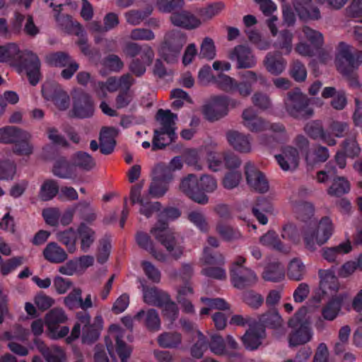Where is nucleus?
Listing matches in <instances>:
<instances>
[{
    "mask_svg": "<svg viewBox=\"0 0 362 362\" xmlns=\"http://www.w3.org/2000/svg\"><path fill=\"white\" fill-rule=\"evenodd\" d=\"M275 158L283 170L292 171L298 165L299 154L294 147L286 146L281 153L275 156Z\"/></svg>",
    "mask_w": 362,
    "mask_h": 362,
    "instance_id": "nucleus-18",
    "label": "nucleus"
},
{
    "mask_svg": "<svg viewBox=\"0 0 362 362\" xmlns=\"http://www.w3.org/2000/svg\"><path fill=\"white\" fill-rule=\"evenodd\" d=\"M266 70L272 75L281 74L286 69L287 62L279 52H268L264 59Z\"/></svg>",
    "mask_w": 362,
    "mask_h": 362,
    "instance_id": "nucleus-23",
    "label": "nucleus"
},
{
    "mask_svg": "<svg viewBox=\"0 0 362 362\" xmlns=\"http://www.w3.org/2000/svg\"><path fill=\"white\" fill-rule=\"evenodd\" d=\"M80 240V248L83 252H88L96 239L95 231L84 223H81L76 229Z\"/></svg>",
    "mask_w": 362,
    "mask_h": 362,
    "instance_id": "nucleus-35",
    "label": "nucleus"
},
{
    "mask_svg": "<svg viewBox=\"0 0 362 362\" xmlns=\"http://www.w3.org/2000/svg\"><path fill=\"white\" fill-rule=\"evenodd\" d=\"M187 42V35L180 30L168 32L160 49V54L168 63L175 62L180 54L183 46Z\"/></svg>",
    "mask_w": 362,
    "mask_h": 362,
    "instance_id": "nucleus-8",
    "label": "nucleus"
},
{
    "mask_svg": "<svg viewBox=\"0 0 362 362\" xmlns=\"http://www.w3.org/2000/svg\"><path fill=\"white\" fill-rule=\"evenodd\" d=\"M346 298V294H339L330 298L322 308L321 313L323 318L328 321L336 319L341 310Z\"/></svg>",
    "mask_w": 362,
    "mask_h": 362,
    "instance_id": "nucleus-27",
    "label": "nucleus"
},
{
    "mask_svg": "<svg viewBox=\"0 0 362 362\" xmlns=\"http://www.w3.org/2000/svg\"><path fill=\"white\" fill-rule=\"evenodd\" d=\"M362 63V52L354 51L352 46L341 42L337 47L335 64L337 70L345 76H351Z\"/></svg>",
    "mask_w": 362,
    "mask_h": 362,
    "instance_id": "nucleus-4",
    "label": "nucleus"
},
{
    "mask_svg": "<svg viewBox=\"0 0 362 362\" xmlns=\"http://www.w3.org/2000/svg\"><path fill=\"white\" fill-rule=\"evenodd\" d=\"M351 250V243L348 242L340 243L335 247H325L322 250V256L329 262H334L338 258Z\"/></svg>",
    "mask_w": 362,
    "mask_h": 362,
    "instance_id": "nucleus-41",
    "label": "nucleus"
},
{
    "mask_svg": "<svg viewBox=\"0 0 362 362\" xmlns=\"http://www.w3.org/2000/svg\"><path fill=\"white\" fill-rule=\"evenodd\" d=\"M170 20L175 26L188 30L197 28L202 23L200 19L187 11L173 13L170 17Z\"/></svg>",
    "mask_w": 362,
    "mask_h": 362,
    "instance_id": "nucleus-24",
    "label": "nucleus"
},
{
    "mask_svg": "<svg viewBox=\"0 0 362 362\" xmlns=\"http://www.w3.org/2000/svg\"><path fill=\"white\" fill-rule=\"evenodd\" d=\"M93 105L90 96L87 94L78 95L74 103L72 110L75 117L79 118H86L93 115Z\"/></svg>",
    "mask_w": 362,
    "mask_h": 362,
    "instance_id": "nucleus-30",
    "label": "nucleus"
},
{
    "mask_svg": "<svg viewBox=\"0 0 362 362\" xmlns=\"http://www.w3.org/2000/svg\"><path fill=\"white\" fill-rule=\"evenodd\" d=\"M58 192V183L54 180H47L40 187L39 197L42 201H49L52 199Z\"/></svg>",
    "mask_w": 362,
    "mask_h": 362,
    "instance_id": "nucleus-49",
    "label": "nucleus"
},
{
    "mask_svg": "<svg viewBox=\"0 0 362 362\" xmlns=\"http://www.w3.org/2000/svg\"><path fill=\"white\" fill-rule=\"evenodd\" d=\"M228 98L226 96H215L202 107L205 118L211 122L223 117L228 113Z\"/></svg>",
    "mask_w": 362,
    "mask_h": 362,
    "instance_id": "nucleus-11",
    "label": "nucleus"
},
{
    "mask_svg": "<svg viewBox=\"0 0 362 362\" xmlns=\"http://www.w3.org/2000/svg\"><path fill=\"white\" fill-rule=\"evenodd\" d=\"M76 319L70 335L66 338V343L71 344L80 337L82 344L95 343L99 339L103 327V317L98 315L92 320L88 313L79 311L76 314Z\"/></svg>",
    "mask_w": 362,
    "mask_h": 362,
    "instance_id": "nucleus-1",
    "label": "nucleus"
},
{
    "mask_svg": "<svg viewBox=\"0 0 362 362\" xmlns=\"http://www.w3.org/2000/svg\"><path fill=\"white\" fill-rule=\"evenodd\" d=\"M232 284L238 289L255 285L257 280V276L254 271L247 267H235L230 269Z\"/></svg>",
    "mask_w": 362,
    "mask_h": 362,
    "instance_id": "nucleus-14",
    "label": "nucleus"
},
{
    "mask_svg": "<svg viewBox=\"0 0 362 362\" xmlns=\"http://www.w3.org/2000/svg\"><path fill=\"white\" fill-rule=\"evenodd\" d=\"M293 33L288 30L280 31L276 40L274 42L273 46L281 50L285 54L291 53L293 48Z\"/></svg>",
    "mask_w": 362,
    "mask_h": 362,
    "instance_id": "nucleus-45",
    "label": "nucleus"
},
{
    "mask_svg": "<svg viewBox=\"0 0 362 362\" xmlns=\"http://www.w3.org/2000/svg\"><path fill=\"white\" fill-rule=\"evenodd\" d=\"M332 180V184L328 189L329 194L340 197L349 191V182L344 177H334Z\"/></svg>",
    "mask_w": 362,
    "mask_h": 362,
    "instance_id": "nucleus-53",
    "label": "nucleus"
},
{
    "mask_svg": "<svg viewBox=\"0 0 362 362\" xmlns=\"http://www.w3.org/2000/svg\"><path fill=\"white\" fill-rule=\"evenodd\" d=\"M68 317L62 308H55L50 310L45 315V322L47 327V336L52 339H59L66 337L69 332L67 326L59 327L65 323Z\"/></svg>",
    "mask_w": 362,
    "mask_h": 362,
    "instance_id": "nucleus-9",
    "label": "nucleus"
},
{
    "mask_svg": "<svg viewBox=\"0 0 362 362\" xmlns=\"http://www.w3.org/2000/svg\"><path fill=\"white\" fill-rule=\"evenodd\" d=\"M76 209L80 218L87 223H90L97 218L95 210L88 202H83L78 203Z\"/></svg>",
    "mask_w": 362,
    "mask_h": 362,
    "instance_id": "nucleus-61",
    "label": "nucleus"
},
{
    "mask_svg": "<svg viewBox=\"0 0 362 362\" xmlns=\"http://www.w3.org/2000/svg\"><path fill=\"white\" fill-rule=\"evenodd\" d=\"M110 333L115 338L116 341V352L122 362H125L129 357L132 349L122 340L124 331L117 325H112L110 327Z\"/></svg>",
    "mask_w": 362,
    "mask_h": 362,
    "instance_id": "nucleus-34",
    "label": "nucleus"
},
{
    "mask_svg": "<svg viewBox=\"0 0 362 362\" xmlns=\"http://www.w3.org/2000/svg\"><path fill=\"white\" fill-rule=\"evenodd\" d=\"M20 53V49L15 43L0 46V62H8L14 66Z\"/></svg>",
    "mask_w": 362,
    "mask_h": 362,
    "instance_id": "nucleus-44",
    "label": "nucleus"
},
{
    "mask_svg": "<svg viewBox=\"0 0 362 362\" xmlns=\"http://www.w3.org/2000/svg\"><path fill=\"white\" fill-rule=\"evenodd\" d=\"M357 270L362 271V258L344 263L339 270V276L341 278H347Z\"/></svg>",
    "mask_w": 362,
    "mask_h": 362,
    "instance_id": "nucleus-63",
    "label": "nucleus"
},
{
    "mask_svg": "<svg viewBox=\"0 0 362 362\" xmlns=\"http://www.w3.org/2000/svg\"><path fill=\"white\" fill-rule=\"evenodd\" d=\"M228 58L236 62L237 69H250L255 66L256 58L249 47L245 45L235 46L228 54Z\"/></svg>",
    "mask_w": 362,
    "mask_h": 362,
    "instance_id": "nucleus-12",
    "label": "nucleus"
},
{
    "mask_svg": "<svg viewBox=\"0 0 362 362\" xmlns=\"http://www.w3.org/2000/svg\"><path fill=\"white\" fill-rule=\"evenodd\" d=\"M329 157V153L327 148L318 145L312 152L307 154L306 161L309 165H315L317 163L325 162Z\"/></svg>",
    "mask_w": 362,
    "mask_h": 362,
    "instance_id": "nucleus-55",
    "label": "nucleus"
},
{
    "mask_svg": "<svg viewBox=\"0 0 362 362\" xmlns=\"http://www.w3.org/2000/svg\"><path fill=\"white\" fill-rule=\"evenodd\" d=\"M216 231L223 240L228 242L238 240L243 238V235L238 229L222 222H218L216 224Z\"/></svg>",
    "mask_w": 362,
    "mask_h": 362,
    "instance_id": "nucleus-46",
    "label": "nucleus"
},
{
    "mask_svg": "<svg viewBox=\"0 0 362 362\" xmlns=\"http://www.w3.org/2000/svg\"><path fill=\"white\" fill-rule=\"evenodd\" d=\"M44 258L52 264H61L68 259L66 250L55 242L49 243L43 250Z\"/></svg>",
    "mask_w": 362,
    "mask_h": 362,
    "instance_id": "nucleus-32",
    "label": "nucleus"
},
{
    "mask_svg": "<svg viewBox=\"0 0 362 362\" xmlns=\"http://www.w3.org/2000/svg\"><path fill=\"white\" fill-rule=\"evenodd\" d=\"M118 132L114 127H103L100 133V148L103 154H110L115 146V137Z\"/></svg>",
    "mask_w": 362,
    "mask_h": 362,
    "instance_id": "nucleus-33",
    "label": "nucleus"
},
{
    "mask_svg": "<svg viewBox=\"0 0 362 362\" xmlns=\"http://www.w3.org/2000/svg\"><path fill=\"white\" fill-rule=\"evenodd\" d=\"M334 227L332 220L322 217L317 224L314 220H310L309 224L303 228V240L306 249L315 251L327 242L334 233Z\"/></svg>",
    "mask_w": 362,
    "mask_h": 362,
    "instance_id": "nucleus-2",
    "label": "nucleus"
},
{
    "mask_svg": "<svg viewBox=\"0 0 362 362\" xmlns=\"http://www.w3.org/2000/svg\"><path fill=\"white\" fill-rule=\"evenodd\" d=\"M23 129L16 127L9 126L0 129V142L4 144H14L21 134Z\"/></svg>",
    "mask_w": 362,
    "mask_h": 362,
    "instance_id": "nucleus-56",
    "label": "nucleus"
},
{
    "mask_svg": "<svg viewBox=\"0 0 362 362\" xmlns=\"http://www.w3.org/2000/svg\"><path fill=\"white\" fill-rule=\"evenodd\" d=\"M241 118L243 126L252 133L262 132L268 129V122L259 117L256 110L252 107L243 110Z\"/></svg>",
    "mask_w": 362,
    "mask_h": 362,
    "instance_id": "nucleus-15",
    "label": "nucleus"
},
{
    "mask_svg": "<svg viewBox=\"0 0 362 362\" xmlns=\"http://www.w3.org/2000/svg\"><path fill=\"white\" fill-rule=\"evenodd\" d=\"M14 66L18 73H26L31 85L35 86L40 81V61L33 52L25 50L21 52Z\"/></svg>",
    "mask_w": 362,
    "mask_h": 362,
    "instance_id": "nucleus-6",
    "label": "nucleus"
},
{
    "mask_svg": "<svg viewBox=\"0 0 362 362\" xmlns=\"http://www.w3.org/2000/svg\"><path fill=\"white\" fill-rule=\"evenodd\" d=\"M259 323L264 327L276 329L283 324V320L276 310L269 311L262 315L259 318Z\"/></svg>",
    "mask_w": 362,
    "mask_h": 362,
    "instance_id": "nucleus-52",
    "label": "nucleus"
},
{
    "mask_svg": "<svg viewBox=\"0 0 362 362\" xmlns=\"http://www.w3.org/2000/svg\"><path fill=\"white\" fill-rule=\"evenodd\" d=\"M272 132V136L267 137L262 136L260 139L264 145H269L271 144L272 140H276L277 142L286 141L288 138V134L285 126L281 123H269L268 122V129Z\"/></svg>",
    "mask_w": 362,
    "mask_h": 362,
    "instance_id": "nucleus-39",
    "label": "nucleus"
},
{
    "mask_svg": "<svg viewBox=\"0 0 362 362\" xmlns=\"http://www.w3.org/2000/svg\"><path fill=\"white\" fill-rule=\"evenodd\" d=\"M136 243L141 249L147 251L155 259L165 262L167 260V255L163 251L155 248L154 243L151 237L144 232L139 231L135 236Z\"/></svg>",
    "mask_w": 362,
    "mask_h": 362,
    "instance_id": "nucleus-22",
    "label": "nucleus"
},
{
    "mask_svg": "<svg viewBox=\"0 0 362 362\" xmlns=\"http://www.w3.org/2000/svg\"><path fill=\"white\" fill-rule=\"evenodd\" d=\"M304 130L313 139H320L330 146L337 144L334 138L329 132L324 130L322 124L318 121H313L307 124Z\"/></svg>",
    "mask_w": 362,
    "mask_h": 362,
    "instance_id": "nucleus-25",
    "label": "nucleus"
},
{
    "mask_svg": "<svg viewBox=\"0 0 362 362\" xmlns=\"http://www.w3.org/2000/svg\"><path fill=\"white\" fill-rule=\"evenodd\" d=\"M284 105L288 115L295 118L308 119L314 113L309 106L308 98L300 92H288Z\"/></svg>",
    "mask_w": 362,
    "mask_h": 362,
    "instance_id": "nucleus-7",
    "label": "nucleus"
},
{
    "mask_svg": "<svg viewBox=\"0 0 362 362\" xmlns=\"http://www.w3.org/2000/svg\"><path fill=\"white\" fill-rule=\"evenodd\" d=\"M293 5L301 19L318 20L320 18L319 8L313 4L311 0H293Z\"/></svg>",
    "mask_w": 362,
    "mask_h": 362,
    "instance_id": "nucleus-28",
    "label": "nucleus"
},
{
    "mask_svg": "<svg viewBox=\"0 0 362 362\" xmlns=\"http://www.w3.org/2000/svg\"><path fill=\"white\" fill-rule=\"evenodd\" d=\"M188 221L203 233L209 230V225L203 212L193 210L187 214Z\"/></svg>",
    "mask_w": 362,
    "mask_h": 362,
    "instance_id": "nucleus-54",
    "label": "nucleus"
},
{
    "mask_svg": "<svg viewBox=\"0 0 362 362\" xmlns=\"http://www.w3.org/2000/svg\"><path fill=\"white\" fill-rule=\"evenodd\" d=\"M259 243L269 248L277 250L283 253H288L290 247L286 246L281 241L278 234L274 230H269L259 238Z\"/></svg>",
    "mask_w": 362,
    "mask_h": 362,
    "instance_id": "nucleus-36",
    "label": "nucleus"
},
{
    "mask_svg": "<svg viewBox=\"0 0 362 362\" xmlns=\"http://www.w3.org/2000/svg\"><path fill=\"white\" fill-rule=\"evenodd\" d=\"M318 274L320 279V287L323 293L338 290L337 279L332 269H320Z\"/></svg>",
    "mask_w": 362,
    "mask_h": 362,
    "instance_id": "nucleus-38",
    "label": "nucleus"
},
{
    "mask_svg": "<svg viewBox=\"0 0 362 362\" xmlns=\"http://www.w3.org/2000/svg\"><path fill=\"white\" fill-rule=\"evenodd\" d=\"M143 297L146 303L158 307H162L169 300V295L156 286H144Z\"/></svg>",
    "mask_w": 362,
    "mask_h": 362,
    "instance_id": "nucleus-31",
    "label": "nucleus"
},
{
    "mask_svg": "<svg viewBox=\"0 0 362 362\" xmlns=\"http://www.w3.org/2000/svg\"><path fill=\"white\" fill-rule=\"evenodd\" d=\"M64 303L70 310L81 308L84 312L93 306L91 295L87 294L83 300L82 291L78 288L73 289L64 298Z\"/></svg>",
    "mask_w": 362,
    "mask_h": 362,
    "instance_id": "nucleus-17",
    "label": "nucleus"
},
{
    "mask_svg": "<svg viewBox=\"0 0 362 362\" xmlns=\"http://www.w3.org/2000/svg\"><path fill=\"white\" fill-rule=\"evenodd\" d=\"M150 233L173 259L177 260L182 257L184 251L182 241L175 233L168 228L166 223L159 221L151 228Z\"/></svg>",
    "mask_w": 362,
    "mask_h": 362,
    "instance_id": "nucleus-3",
    "label": "nucleus"
},
{
    "mask_svg": "<svg viewBox=\"0 0 362 362\" xmlns=\"http://www.w3.org/2000/svg\"><path fill=\"white\" fill-rule=\"evenodd\" d=\"M34 344L47 362H64L66 356L64 350L57 346H47L40 339H34Z\"/></svg>",
    "mask_w": 362,
    "mask_h": 362,
    "instance_id": "nucleus-21",
    "label": "nucleus"
},
{
    "mask_svg": "<svg viewBox=\"0 0 362 362\" xmlns=\"http://www.w3.org/2000/svg\"><path fill=\"white\" fill-rule=\"evenodd\" d=\"M284 267L280 262L270 263L263 273V279L267 281H279L284 278Z\"/></svg>",
    "mask_w": 362,
    "mask_h": 362,
    "instance_id": "nucleus-48",
    "label": "nucleus"
},
{
    "mask_svg": "<svg viewBox=\"0 0 362 362\" xmlns=\"http://www.w3.org/2000/svg\"><path fill=\"white\" fill-rule=\"evenodd\" d=\"M158 345L164 349H175L182 343V335L177 332H165L158 336Z\"/></svg>",
    "mask_w": 362,
    "mask_h": 362,
    "instance_id": "nucleus-43",
    "label": "nucleus"
},
{
    "mask_svg": "<svg viewBox=\"0 0 362 362\" xmlns=\"http://www.w3.org/2000/svg\"><path fill=\"white\" fill-rule=\"evenodd\" d=\"M57 239L63 244L69 253H74L76 250L77 233L73 228H69L56 234Z\"/></svg>",
    "mask_w": 362,
    "mask_h": 362,
    "instance_id": "nucleus-42",
    "label": "nucleus"
},
{
    "mask_svg": "<svg viewBox=\"0 0 362 362\" xmlns=\"http://www.w3.org/2000/svg\"><path fill=\"white\" fill-rule=\"evenodd\" d=\"M52 173L60 178H70L72 175L71 165L64 157H59L54 163Z\"/></svg>",
    "mask_w": 362,
    "mask_h": 362,
    "instance_id": "nucleus-51",
    "label": "nucleus"
},
{
    "mask_svg": "<svg viewBox=\"0 0 362 362\" xmlns=\"http://www.w3.org/2000/svg\"><path fill=\"white\" fill-rule=\"evenodd\" d=\"M50 7H52L54 11H58V13L55 15V19L59 26L65 32L68 33H74L76 35H79L83 32V28L80 23L76 21H73L71 17L69 15H60V8L62 6V4L54 6L53 3L49 4Z\"/></svg>",
    "mask_w": 362,
    "mask_h": 362,
    "instance_id": "nucleus-26",
    "label": "nucleus"
},
{
    "mask_svg": "<svg viewBox=\"0 0 362 362\" xmlns=\"http://www.w3.org/2000/svg\"><path fill=\"white\" fill-rule=\"evenodd\" d=\"M305 274V267L303 262L298 258H293L291 260L288 267V276L289 279L299 281L302 280Z\"/></svg>",
    "mask_w": 362,
    "mask_h": 362,
    "instance_id": "nucleus-50",
    "label": "nucleus"
},
{
    "mask_svg": "<svg viewBox=\"0 0 362 362\" xmlns=\"http://www.w3.org/2000/svg\"><path fill=\"white\" fill-rule=\"evenodd\" d=\"M168 183L161 180L152 178L148 189V194L153 198L162 197L168 190Z\"/></svg>",
    "mask_w": 362,
    "mask_h": 362,
    "instance_id": "nucleus-59",
    "label": "nucleus"
},
{
    "mask_svg": "<svg viewBox=\"0 0 362 362\" xmlns=\"http://www.w3.org/2000/svg\"><path fill=\"white\" fill-rule=\"evenodd\" d=\"M305 309H300L288 321V326L292 328L288 335L289 346L293 347L310 341L313 337L308 323L303 319Z\"/></svg>",
    "mask_w": 362,
    "mask_h": 362,
    "instance_id": "nucleus-5",
    "label": "nucleus"
},
{
    "mask_svg": "<svg viewBox=\"0 0 362 362\" xmlns=\"http://www.w3.org/2000/svg\"><path fill=\"white\" fill-rule=\"evenodd\" d=\"M71 60L69 54L64 52L50 53L45 57L46 62L54 66L65 67Z\"/></svg>",
    "mask_w": 362,
    "mask_h": 362,
    "instance_id": "nucleus-57",
    "label": "nucleus"
},
{
    "mask_svg": "<svg viewBox=\"0 0 362 362\" xmlns=\"http://www.w3.org/2000/svg\"><path fill=\"white\" fill-rule=\"evenodd\" d=\"M246 181L249 187L259 193H265L269 190V183L263 173L251 163L245 166Z\"/></svg>",
    "mask_w": 362,
    "mask_h": 362,
    "instance_id": "nucleus-13",
    "label": "nucleus"
},
{
    "mask_svg": "<svg viewBox=\"0 0 362 362\" xmlns=\"http://www.w3.org/2000/svg\"><path fill=\"white\" fill-rule=\"evenodd\" d=\"M124 52L130 57L140 55L141 59L146 63H152L154 57V52L150 46L148 45H140L135 42L127 43L124 49Z\"/></svg>",
    "mask_w": 362,
    "mask_h": 362,
    "instance_id": "nucleus-29",
    "label": "nucleus"
},
{
    "mask_svg": "<svg viewBox=\"0 0 362 362\" xmlns=\"http://www.w3.org/2000/svg\"><path fill=\"white\" fill-rule=\"evenodd\" d=\"M225 8V5L222 2H216L208 6L200 9L199 14L202 19L205 21L211 19L220 13Z\"/></svg>",
    "mask_w": 362,
    "mask_h": 362,
    "instance_id": "nucleus-64",
    "label": "nucleus"
},
{
    "mask_svg": "<svg viewBox=\"0 0 362 362\" xmlns=\"http://www.w3.org/2000/svg\"><path fill=\"white\" fill-rule=\"evenodd\" d=\"M15 141L13 147V151L19 156H30L33 153L34 146L31 143L32 134L24 130Z\"/></svg>",
    "mask_w": 362,
    "mask_h": 362,
    "instance_id": "nucleus-37",
    "label": "nucleus"
},
{
    "mask_svg": "<svg viewBox=\"0 0 362 362\" xmlns=\"http://www.w3.org/2000/svg\"><path fill=\"white\" fill-rule=\"evenodd\" d=\"M265 332L264 329H256L250 327V329L242 337V341L245 347L250 350H254L261 344V340L264 337Z\"/></svg>",
    "mask_w": 362,
    "mask_h": 362,
    "instance_id": "nucleus-40",
    "label": "nucleus"
},
{
    "mask_svg": "<svg viewBox=\"0 0 362 362\" xmlns=\"http://www.w3.org/2000/svg\"><path fill=\"white\" fill-rule=\"evenodd\" d=\"M226 137L229 145L236 151L248 153L252 150L251 138L250 134L240 132L237 130H228Z\"/></svg>",
    "mask_w": 362,
    "mask_h": 362,
    "instance_id": "nucleus-16",
    "label": "nucleus"
},
{
    "mask_svg": "<svg viewBox=\"0 0 362 362\" xmlns=\"http://www.w3.org/2000/svg\"><path fill=\"white\" fill-rule=\"evenodd\" d=\"M152 13V8L144 11L131 10L124 13L127 22L132 25H138Z\"/></svg>",
    "mask_w": 362,
    "mask_h": 362,
    "instance_id": "nucleus-58",
    "label": "nucleus"
},
{
    "mask_svg": "<svg viewBox=\"0 0 362 362\" xmlns=\"http://www.w3.org/2000/svg\"><path fill=\"white\" fill-rule=\"evenodd\" d=\"M72 165L83 170L89 171L95 167V162L88 153L78 151L72 157Z\"/></svg>",
    "mask_w": 362,
    "mask_h": 362,
    "instance_id": "nucleus-47",
    "label": "nucleus"
},
{
    "mask_svg": "<svg viewBox=\"0 0 362 362\" xmlns=\"http://www.w3.org/2000/svg\"><path fill=\"white\" fill-rule=\"evenodd\" d=\"M180 192L199 204H206L209 197L199 187L198 179L194 174H189L181 179L178 187Z\"/></svg>",
    "mask_w": 362,
    "mask_h": 362,
    "instance_id": "nucleus-10",
    "label": "nucleus"
},
{
    "mask_svg": "<svg viewBox=\"0 0 362 362\" xmlns=\"http://www.w3.org/2000/svg\"><path fill=\"white\" fill-rule=\"evenodd\" d=\"M173 177V172L168 165L158 163L152 169V178L170 182Z\"/></svg>",
    "mask_w": 362,
    "mask_h": 362,
    "instance_id": "nucleus-60",
    "label": "nucleus"
},
{
    "mask_svg": "<svg viewBox=\"0 0 362 362\" xmlns=\"http://www.w3.org/2000/svg\"><path fill=\"white\" fill-rule=\"evenodd\" d=\"M156 119L160 125L159 129L167 132L168 141H173L176 137L175 130L177 115L172 113L170 110L160 109L157 112Z\"/></svg>",
    "mask_w": 362,
    "mask_h": 362,
    "instance_id": "nucleus-19",
    "label": "nucleus"
},
{
    "mask_svg": "<svg viewBox=\"0 0 362 362\" xmlns=\"http://www.w3.org/2000/svg\"><path fill=\"white\" fill-rule=\"evenodd\" d=\"M134 320L144 324L146 329L156 332L161 328V321L157 310L153 308L139 311L134 317Z\"/></svg>",
    "mask_w": 362,
    "mask_h": 362,
    "instance_id": "nucleus-20",
    "label": "nucleus"
},
{
    "mask_svg": "<svg viewBox=\"0 0 362 362\" xmlns=\"http://www.w3.org/2000/svg\"><path fill=\"white\" fill-rule=\"evenodd\" d=\"M210 351L216 356H224L228 354L226 344L223 338L217 334L212 335L208 344Z\"/></svg>",
    "mask_w": 362,
    "mask_h": 362,
    "instance_id": "nucleus-62",
    "label": "nucleus"
}]
</instances>
